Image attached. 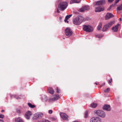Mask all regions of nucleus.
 I'll return each mask as SVG.
<instances>
[{
	"mask_svg": "<svg viewBox=\"0 0 122 122\" xmlns=\"http://www.w3.org/2000/svg\"><path fill=\"white\" fill-rule=\"evenodd\" d=\"M50 118L52 120L54 121H56L57 119L56 117L55 116L51 117Z\"/></svg>",
	"mask_w": 122,
	"mask_h": 122,
	"instance_id": "nucleus-26",
	"label": "nucleus"
},
{
	"mask_svg": "<svg viewBox=\"0 0 122 122\" xmlns=\"http://www.w3.org/2000/svg\"><path fill=\"white\" fill-rule=\"evenodd\" d=\"M32 115V113L31 111H28L25 113V118L27 120L30 119V117Z\"/></svg>",
	"mask_w": 122,
	"mask_h": 122,
	"instance_id": "nucleus-12",
	"label": "nucleus"
},
{
	"mask_svg": "<svg viewBox=\"0 0 122 122\" xmlns=\"http://www.w3.org/2000/svg\"><path fill=\"white\" fill-rule=\"evenodd\" d=\"M15 122H24L21 118L20 117L15 118Z\"/></svg>",
	"mask_w": 122,
	"mask_h": 122,
	"instance_id": "nucleus-19",
	"label": "nucleus"
},
{
	"mask_svg": "<svg viewBox=\"0 0 122 122\" xmlns=\"http://www.w3.org/2000/svg\"><path fill=\"white\" fill-rule=\"evenodd\" d=\"M59 18H60V21H61V19H62V17H60Z\"/></svg>",
	"mask_w": 122,
	"mask_h": 122,
	"instance_id": "nucleus-41",
	"label": "nucleus"
},
{
	"mask_svg": "<svg viewBox=\"0 0 122 122\" xmlns=\"http://www.w3.org/2000/svg\"><path fill=\"white\" fill-rule=\"evenodd\" d=\"M120 25L118 23L116 25L113 27L112 28L113 31L115 32H117L118 30V27Z\"/></svg>",
	"mask_w": 122,
	"mask_h": 122,
	"instance_id": "nucleus-13",
	"label": "nucleus"
},
{
	"mask_svg": "<svg viewBox=\"0 0 122 122\" xmlns=\"http://www.w3.org/2000/svg\"><path fill=\"white\" fill-rule=\"evenodd\" d=\"M90 8V7L89 6H85L79 9V11L80 12H84L85 10H89V9Z\"/></svg>",
	"mask_w": 122,
	"mask_h": 122,
	"instance_id": "nucleus-11",
	"label": "nucleus"
},
{
	"mask_svg": "<svg viewBox=\"0 0 122 122\" xmlns=\"http://www.w3.org/2000/svg\"><path fill=\"white\" fill-rule=\"evenodd\" d=\"M94 113L95 115L102 118H104L106 116V113L103 111L99 110H95Z\"/></svg>",
	"mask_w": 122,
	"mask_h": 122,
	"instance_id": "nucleus-3",
	"label": "nucleus"
},
{
	"mask_svg": "<svg viewBox=\"0 0 122 122\" xmlns=\"http://www.w3.org/2000/svg\"><path fill=\"white\" fill-rule=\"evenodd\" d=\"M4 111V110H2L1 111V112H3Z\"/></svg>",
	"mask_w": 122,
	"mask_h": 122,
	"instance_id": "nucleus-43",
	"label": "nucleus"
},
{
	"mask_svg": "<svg viewBox=\"0 0 122 122\" xmlns=\"http://www.w3.org/2000/svg\"><path fill=\"white\" fill-rule=\"evenodd\" d=\"M109 28L106 24L105 25L103 26L102 29V31H105L107 30Z\"/></svg>",
	"mask_w": 122,
	"mask_h": 122,
	"instance_id": "nucleus-21",
	"label": "nucleus"
},
{
	"mask_svg": "<svg viewBox=\"0 0 122 122\" xmlns=\"http://www.w3.org/2000/svg\"><path fill=\"white\" fill-rule=\"evenodd\" d=\"M88 112L87 111H86L85 112V118H86L88 117Z\"/></svg>",
	"mask_w": 122,
	"mask_h": 122,
	"instance_id": "nucleus-31",
	"label": "nucleus"
},
{
	"mask_svg": "<svg viewBox=\"0 0 122 122\" xmlns=\"http://www.w3.org/2000/svg\"><path fill=\"white\" fill-rule=\"evenodd\" d=\"M77 1L76 0H71L70 2L71 4H72L73 3H77Z\"/></svg>",
	"mask_w": 122,
	"mask_h": 122,
	"instance_id": "nucleus-27",
	"label": "nucleus"
},
{
	"mask_svg": "<svg viewBox=\"0 0 122 122\" xmlns=\"http://www.w3.org/2000/svg\"><path fill=\"white\" fill-rule=\"evenodd\" d=\"M122 122V121H121V122Z\"/></svg>",
	"mask_w": 122,
	"mask_h": 122,
	"instance_id": "nucleus-48",
	"label": "nucleus"
},
{
	"mask_svg": "<svg viewBox=\"0 0 122 122\" xmlns=\"http://www.w3.org/2000/svg\"><path fill=\"white\" fill-rule=\"evenodd\" d=\"M72 15V14H71L67 15L66 16L64 20L65 22H67V23H68V21L67 20L68 19L70 18Z\"/></svg>",
	"mask_w": 122,
	"mask_h": 122,
	"instance_id": "nucleus-18",
	"label": "nucleus"
},
{
	"mask_svg": "<svg viewBox=\"0 0 122 122\" xmlns=\"http://www.w3.org/2000/svg\"><path fill=\"white\" fill-rule=\"evenodd\" d=\"M95 84L96 85H97V84L96 83H95Z\"/></svg>",
	"mask_w": 122,
	"mask_h": 122,
	"instance_id": "nucleus-45",
	"label": "nucleus"
},
{
	"mask_svg": "<svg viewBox=\"0 0 122 122\" xmlns=\"http://www.w3.org/2000/svg\"><path fill=\"white\" fill-rule=\"evenodd\" d=\"M13 96L14 97H15V95H13Z\"/></svg>",
	"mask_w": 122,
	"mask_h": 122,
	"instance_id": "nucleus-46",
	"label": "nucleus"
},
{
	"mask_svg": "<svg viewBox=\"0 0 122 122\" xmlns=\"http://www.w3.org/2000/svg\"><path fill=\"white\" fill-rule=\"evenodd\" d=\"M97 106V104L96 103L93 102L90 105V107L92 108H95Z\"/></svg>",
	"mask_w": 122,
	"mask_h": 122,
	"instance_id": "nucleus-22",
	"label": "nucleus"
},
{
	"mask_svg": "<svg viewBox=\"0 0 122 122\" xmlns=\"http://www.w3.org/2000/svg\"><path fill=\"white\" fill-rule=\"evenodd\" d=\"M102 22H100L98 26L97 27V29L98 30H100L102 28Z\"/></svg>",
	"mask_w": 122,
	"mask_h": 122,
	"instance_id": "nucleus-24",
	"label": "nucleus"
},
{
	"mask_svg": "<svg viewBox=\"0 0 122 122\" xmlns=\"http://www.w3.org/2000/svg\"><path fill=\"white\" fill-rule=\"evenodd\" d=\"M109 84L111 85L112 84L111 82L112 81V79L111 78L110 80H109Z\"/></svg>",
	"mask_w": 122,
	"mask_h": 122,
	"instance_id": "nucleus-33",
	"label": "nucleus"
},
{
	"mask_svg": "<svg viewBox=\"0 0 122 122\" xmlns=\"http://www.w3.org/2000/svg\"><path fill=\"white\" fill-rule=\"evenodd\" d=\"M120 0H115V5Z\"/></svg>",
	"mask_w": 122,
	"mask_h": 122,
	"instance_id": "nucleus-37",
	"label": "nucleus"
},
{
	"mask_svg": "<svg viewBox=\"0 0 122 122\" xmlns=\"http://www.w3.org/2000/svg\"><path fill=\"white\" fill-rule=\"evenodd\" d=\"M41 98L42 99L45 101H46L47 100V97L45 95H42Z\"/></svg>",
	"mask_w": 122,
	"mask_h": 122,
	"instance_id": "nucleus-20",
	"label": "nucleus"
},
{
	"mask_svg": "<svg viewBox=\"0 0 122 122\" xmlns=\"http://www.w3.org/2000/svg\"><path fill=\"white\" fill-rule=\"evenodd\" d=\"M57 12L58 13H59L60 12L59 11L58 9H57Z\"/></svg>",
	"mask_w": 122,
	"mask_h": 122,
	"instance_id": "nucleus-42",
	"label": "nucleus"
},
{
	"mask_svg": "<svg viewBox=\"0 0 122 122\" xmlns=\"http://www.w3.org/2000/svg\"><path fill=\"white\" fill-rule=\"evenodd\" d=\"M76 0L77 1V2H76L77 3H79L81 1V0Z\"/></svg>",
	"mask_w": 122,
	"mask_h": 122,
	"instance_id": "nucleus-39",
	"label": "nucleus"
},
{
	"mask_svg": "<svg viewBox=\"0 0 122 122\" xmlns=\"http://www.w3.org/2000/svg\"><path fill=\"white\" fill-rule=\"evenodd\" d=\"M16 112L19 114H20L21 111L20 110L18 109H17Z\"/></svg>",
	"mask_w": 122,
	"mask_h": 122,
	"instance_id": "nucleus-32",
	"label": "nucleus"
},
{
	"mask_svg": "<svg viewBox=\"0 0 122 122\" xmlns=\"http://www.w3.org/2000/svg\"><path fill=\"white\" fill-rule=\"evenodd\" d=\"M103 109L107 111H109L110 110V106L109 105H105L103 107Z\"/></svg>",
	"mask_w": 122,
	"mask_h": 122,
	"instance_id": "nucleus-15",
	"label": "nucleus"
},
{
	"mask_svg": "<svg viewBox=\"0 0 122 122\" xmlns=\"http://www.w3.org/2000/svg\"><path fill=\"white\" fill-rule=\"evenodd\" d=\"M114 17V15L112 14L111 13H108L105 16V19L106 20H107Z\"/></svg>",
	"mask_w": 122,
	"mask_h": 122,
	"instance_id": "nucleus-14",
	"label": "nucleus"
},
{
	"mask_svg": "<svg viewBox=\"0 0 122 122\" xmlns=\"http://www.w3.org/2000/svg\"><path fill=\"white\" fill-rule=\"evenodd\" d=\"M65 32L66 35L68 36H71L72 34V32L69 28H67L65 30Z\"/></svg>",
	"mask_w": 122,
	"mask_h": 122,
	"instance_id": "nucleus-9",
	"label": "nucleus"
},
{
	"mask_svg": "<svg viewBox=\"0 0 122 122\" xmlns=\"http://www.w3.org/2000/svg\"><path fill=\"white\" fill-rule=\"evenodd\" d=\"M4 117V116L3 115L0 114V118H3Z\"/></svg>",
	"mask_w": 122,
	"mask_h": 122,
	"instance_id": "nucleus-36",
	"label": "nucleus"
},
{
	"mask_svg": "<svg viewBox=\"0 0 122 122\" xmlns=\"http://www.w3.org/2000/svg\"><path fill=\"white\" fill-rule=\"evenodd\" d=\"M96 36L98 38H101L103 36L101 35L98 34L96 35Z\"/></svg>",
	"mask_w": 122,
	"mask_h": 122,
	"instance_id": "nucleus-29",
	"label": "nucleus"
},
{
	"mask_svg": "<svg viewBox=\"0 0 122 122\" xmlns=\"http://www.w3.org/2000/svg\"><path fill=\"white\" fill-rule=\"evenodd\" d=\"M119 20H120L121 21L122 20V19L121 18H120V19H119Z\"/></svg>",
	"mask_w": 122,
	"mask_h": 122,
	"instance_id": "nucleus-44",
	"label": "nucleus"
},
{
	"mask_svg": "<svg viewBox=\"0 0 122 122\" xmlns=\"http://www.w3.org/2000/svg\"><path fill=\"white\" fill-rule=\"evenodd\" d=\"M0 122H4L2 120L0 119Z\"/></svg>",
	"mask_w": 122,
	"mask_h": 122,
	"instance_id": "nucleus-40",
	"label": "nucleus"
},
{
	"mask_svg": "<svg viewBox=\"0 0 122 122\" xmlns=\"http://www.w3.org/2000/svg\"><path fill=\"white\" fill-rule=\"evenodd\" d=\"M60 114L61 118L63 120L67 121L68 120V117L66 114L60 112Z\"/></svg>",
	"mask_w": 122,
	"mask_h": 122,
	"instance_id": "nucleus-8",
	"label": "nucleus"
},
{
	"mask_svg": "<svg viewBox=\"0 0 122 122\" xmlns=\"http://www.w3.org/2000/svg\"><path fill=\"white\" fill-rule=\"evenodd\" d=\"M84 19V18L82 16L76 17L73 19V23L76 25H79L81 23Z\"/></svg>",
	"mask_w": 122,
	"mask_h": 122,
	"instance_id": "nucleus-2",
	"label": "nucleus"
},
{
	"mask_svg": "<svg viewBox=\"0 0 122 122\" xmlns=\"http://www.w3.org/2000/svg\"><path fill=\"white\" fill-rule=\"evenodd\" d=\"M16 98L17 99V98L16 97Z\"/></svg>",
	"mask_w": 122,
	"mask_h": 122,
	"instance_id": "nucleus-47",
	"label": "nucleus"
},
{
	"mask_svg": "<svg viewBox=\"0 0 122 122\" xmlns=\"http://www.w3.org/2000/svg\"><path fill=\"white\" fill-rule=\"evenodd\" d=\"M49 113L50 114H52V110H49L48 111Z\"/></svg>",
	"mask_w": 122,
	"mask_h": 122,
	"instance_id": "nucleus-35",
	"label": "nucleus"
},
{
	"mask_svg": "<svg viewBox=\"0 0 122 122\" xmlns=\"http://www.w3.org/2000/svg\"><path fill=\"white\" fill-rule=\"evenodd\" d=\"M114 0H108V1L109 3H112Z\"/></svg>",
	"mask_w": 122,
	"mask_h": 122,
	"instance_id": "nucleus-38",
	"label": "nucleus"
},
{
	"mask_svg": "<svg viewBox=\"0 0 122 122\" xmlns=\"http://www.w3.org/2000/svg\"><path fill=\"white\" fill-rule=\"evenodd\" d=\"M115 23V21H113L110 22L108 23L107 24H106L107 25V26L109 28L111 27L112 25L114 24Z\"/></svg>",
	"mask_w": 122,
	"mask_h": 122,
	"instance_id": "nucleus-16",
	"label": "nucleus"
},
{
	"mask_svg": "<svg viewBox=\"0 0 122 122\" xmlns=\"http://www.w3.org/2000/svg\"><path fill=\"white\" fill-rule=\"evenodd\" d=\"M83 29L84 31L88 32H91L93 30V27L88 25H83Z\"/></svg>",
	"mask_w": 122,
	"mask_h": 122,
	"instance_id": "nucleus-5",
	"label": "nucleus"
},
{
	"mask_svg": "<svg viewBox=\"0 0 122 122\" xmlns=\"http://www.w3.org/2000/svg\"><path fill=\"white\" fill-rule=\"evenodd\" d=\"M60 90L58 89V88L57 87L56 89V92L57 93H59L60 92Z\"/></svg>",
	"mask_w": 122,
	"mask_h": 122,
	"instance_id": "nucleus-34",
	"label": "nucleus"
},
{
	"mask_svg": "<svg viewBox=\"0 0 122 122\" xmlns=\"http://www.w3.org/2000/svg\"><path fill=\"white\" fill-rule=\"evenodd\" d=\"M48 92L51 94H53L54 92V91L53 90L51 87H49L48 89Z\"/></svg>",
	"mask_w": 122,
	"mask_h": 122,
	"instance_id": "nucleus-17",
	"label": "nucleus"
},
{
	"mask_svg": "<svg viewBox=\"0 0 122 122\" xmlns=\"http://www.w3.org/2000/svg\"><path fill=\"white\" fill-rule=\"evenodd\" d=\"M68 4L66 2H61L59 4L58 6V8H60L62 11L64 10L68 6Z\"/></svg>",
	"mask_w": 122,
	"mask_h": 122,
	"instance_id": "nucleus-4",
	"label": "nucleus"
},
{
	"mask_svg": "<svg viewBox=\"0 0 122 122\" xmlns=\"http://www.w3.org/2000/svg\"><path fill=\"white\" fill-rule=\"evenodd\" d=\"M43 116V114L41 113H37L34 115L32 118L33 119L36 120L38 118H41Z\"/></svg>",
	"mask_w": 122,
	"mask_h": 122,
	"instance_id": "nucleus-6",
	"label": "nucleus"
},
{
	"mask_svg": "<svg viewBox=\"0 0 122 122\" xmlns=\"http://www.w3.org/2000/svg\"><path fill=\"white\" fill-rule=\"evenodd\" d=\"M122 10V4H121L120 5L118 6L117 8V11H120Z\"/></svg>",
	"mask_w": 122,
	"mask_h": 122,
	"instance_id": "nucleus-23",
	"label": "nucleus"
},
{
	"mask_svg": "<svg viewBox=\"0 0 122 122\" xmlns=\"http://www.w3.org/2000/svg\"><path fill=\"white\" fill-rule=\"evenodd\" d=\"M101 119L98 117H94L91 118L90 120V122H101Z\"/></svg>",
	"mask_w": 122,
	"mask_h": 122,
	"instance_id": "nucleus-7",
	"label": "nucleus"
},
{
	"mask_svg": "<svg viewBox=\"0 0 122 122\" xmlns=\"http://www.w3.org/2000/svg\"><path fill=\"white\" fill-rule=\"evenodd\" d=\"M60 97L59 95L57 94L56 95H54L52 97L50 98L49 101L51 102L52 101H55L59 99Z\"/></svg>",
	"mask_w": 122,
	"mask_h": 122,
	"instance_id": "nucleus-10",
	"label": "nucleus"
},
{
	"mask_svg": "<svg viewBox=\"0 0 122 122\" xmlns=\"http://www.w3.org/2000/svg\"><path fill=\"white\" fill-rule=\"evenodd\" d=\"M28 104L29 107L31 108H33L35 107L34 105H32L30 103H28Z\"/></svg>",
	"mask_w": 122,
	"mask_h": 122,
	"instance_id": "nucleus-25",
	"label": "nucleus"
},
{
	"mask_svg": "<svg viewBox=\"0 0 122 122\" xmlns=\"http://www.w3.org/2000/svg\"><path fill=\"white\" fill-rule=\"evenodd\" d=\"M37 122H51L47 120H44L41 121H39Z\"/></svg>",
	"mask_w": 122,
	"mask_h": 122,
	"instance_id": "nucleus-28",
	"label": "nucleus"
},
{
	"mask_svg": "<svg viewBox=\"0 0 122 122\" xmlns=\"http://www.w3.org/2000/svg\"><path fill=\"white\" fill-rule=\"evenodd\" d=\"M110 89L109 88H108L104 90V92L105 93L108 92L110 91Z\"/></svg>",
	"mask_w": 122,
	"mask_h": 122,
	"instance_id": "nucleus-30",
	"label": "nucleus"
},
{
	"mask_svg": "<svg viewBox=\"0 0 122 122\" xmlns=\"http://www.w3.org/2000/svg\"><path fill=\"white\" fill-rule=\"evenodd\" d=\"M104 2L103 0L97 1L96 4L94 6L95 8V11L96 12H100L104 10V7L102 6V4L104 3Z\"/></svg>",
	"mask_w": 122,
	"mask_h": 122,
	"instance_id": "nucleus-1",
	"label": "nucleus"
}]
</instances>
